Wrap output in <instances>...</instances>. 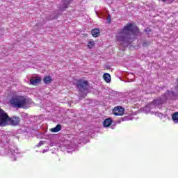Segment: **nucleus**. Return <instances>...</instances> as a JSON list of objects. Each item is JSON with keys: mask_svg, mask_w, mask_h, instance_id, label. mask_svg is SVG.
<instances>
[{"mask_svg": "<svg viewBox=\"0 0 178 178\" xmlns=\"http://www.w3.org/2000/svg\"><path fill=\"white\" fill-rule=\"evenodd\" d=\"M48 151H49V148H47V149H44L43 150H42V154H45V152H48Z\"/></svg>", "mask_w": 178, "mask_h": 178, "instance_id": "20", "label": "nucleus"}, {"mask_svg": "<svg viewBox=\"0 0 178 178\" xmlns=\"http://www.w3.org/2000/svg\"><path fill=\"white\" fill-rule=\"evenodd\" d=\"M44 84H49L52 82V78L50 76H45L43 79Z\"/></svg>", "mask_w": 178, "mask_h": 178, "instance_id": "14", "label": "nucleus"}, {"mask_svg": "<svg viewBox=\"0 0 178 178\" xmlns=\"http://www.w3.org/2000/svg\"><path fill=\"white\" fill-rule=\"evenodd\" d=\"M41 83V78L39 76H33L30 79V84L32 86H38Z\"/></svg>", "mask_w": 178, "mask_h": 178, "instance_id": "8", "label": "nucleus"}, {"mask_svg": "<svg viewBox=\"0 0 178 178\" xmlns=\"http://www.w3.org/2000/svg\"><path fill=\"white\" fill-rule=\"evenodd\" d=\"M137 35H141V33H140L137 26L133 24H127L117 33L116 40L120 42H122V44H126V47H127V45H130L133 42V40Z\"/></svg>", "mask_w": 178, "mask_h": 178, "instance_id": "3", "label": "nucleus"}, {"mask_svg": "<svg viewBox=\"0 0 178 178\" xmlns=\"http://www.w3.org/2000/svg\"><path fill=\"white\" fill-rule=\"evenodd\" d=\"M161 1H163V2H165V1H167V0H161Z\"/></svg>", "mask_w": 178, "mask_h": 178, "instance_id": "24", "label": "nucleus"}, {"mask_svg": "<svg viewBox=\"0 0 178 178\" xmlns=\"http://www.w3.org/2000/svg\"><path fill=\"white\" fill-rule=\"evenodd\" d=\"M20 122V118L14 116L10 118L2 108H0V127L7 126L9 123L11 126H17Z\"/></svg>", "mask_w": 178, "mask_h": 178, "instance_id": "5", "label": "nucleus"}, {"mask_svg": "<svg viewBox=\"0 0 178 178\" xmlns=\"http://www.w3.org/2000/svg\"><path fill=\"white\" fill-rule=\"evenodd\" d=\"M10 102L13 108L24 109L27 105H30L31 104V100L26 98L24 96L17 95L13 96L10 100Z\"/></svg>", "mask_w": 178, "mask_h": 178, "instance_id": "4", "label": "nucleus"}, {"mask_svg": "<svg viewBox=\"0 0 178 178\" xmlns=\"http://www.w3.org/2000/svg\"><path fill=\"white\" fill-rule=\"evenodd\" d=\"M103 79L106 81V83H111V74H109L108 73L104 74Z\"/></svg>", "mask_w": 178, "mask_h": 178, "instance_id": "12", "label": "nucleus"}, {"mask_svg": "<svg viewBox=\"0 0 178 178\" xmlns=\"http://www.w3.org/2000/svg\"><path fill=\"white\" fill-rule=\"evenodd\" d=\"M79 134L81 137H83V138H86V136H87V134H86L85 136H83V132H81Z\"/></svg>", "mask_w": 178, "mask_h": 178, "instance_id": "21", "label": "nucleus"}, {"mask_svg": "<svg viewBox=\"0 0 178 178\" xmlns=\"http://www.w3.org/2000/svg\"><path fill=\"white\" fill-rule=\"evenodd\" d=\"M172 119L174 123H175L176 124H178V112H175L172 114Z\"/></svg>", "mask_w": 178, "mask_h": 178, "instance_id": "10", "label": "nucleus"}, {"mask_svg": "<svg viewBox=\"0 0 178 178\" xmlns=\"http://www.w3.org/2000/svg\"><path fill=\"white\" fill-rule=\"evenodd\" d=\"M148 45H149V42L145 41L143 43V47H148Z\"/></svg>", "mask_w": 178, "mask_h": 178, "instance_id": "17", "label": "nucleus"}, {"mask_svg": "<svg viewBox=\"0 0 178 178\" xmlns=\"http://www.w3.org/2000/svg\"><path fill=\"white\" fill-rule=\"evenodd\" d=\"M92 35L93 37H98L99 35V29H95L92 30Z\"/></svg>", "mask_w": 178, "mask_h": 178, "instance_id": "15", "label": "nucleus"}, {"mask_svg": "<svg viewBox=\"0 0 178 178\" xmlns=\"http://www.w3.org/2000/svg\"><path fill=\"white\" fill-rule=\"evenodd\" d=\"M60 130H62V126H60V124H58L56 127L52 128L51 129V131L52 133H58V131H60Z\"/></svg>", "mask_w": 178, "mask_h": 178, "instance_id": "13", "label": "nucleus"}, {"mask_svg": "<svg viewBox=\"0 0 178 178\" xmlns=\"http://www.w3.org/2000/svg\"><path fill=\"white\" fill-rule=\"evenodd\" d=\"M44 141L41 140L39 142V143L36 145V147H41V145H43Z\"/></svg>", "mask_w": 178, "mask_h": 178, "instance_id": "19", "label": "nucleus"}, {"mask_svg": "<svg viewBox=\"0 0 178 178\" xmlns=\"http://www.w3.org/2000/svg\"><path fill=\"white\" fill-rule=\"evenodd\" d=\"M115 116H123L124 115V108L120 106H116L113 110Z\"/></svg>", "mask_w": 178, "mask_h": 178, "instance_id": "7", "label": "nucleus"}, {"mask_svg": "<svg viewBox=\"0 0 178 178\" xmlns=\"http://www.w3.org/2000/svg\"><path fill=\"white\" fill-rule=\"evenodd\" d=\"M170 99L172 101L175 99H178V80L177 81V86H175L174 91L167 90L166 92L163 96H161V97L157 99H154L152 103L146 105L143 108V111L145 113H152V115H156L159 118H162L163 114L157 113L156 111L152 110L156 109V108L161 109V108H162V104H164V102H166Z\"/></svg>", "mask_w": 178, "mask_h": 178, "instance_id": "1", "label": "nucleus"}, {"mask_svg": "<svg viewBox=\"0 0 178 178\" xmlns=\"http://www.w3.org/2000/svg\"><path fill=\"white\" fill-rule=\"evenodd\" d=\"M11 138L12 136L0 131V155H9L12 161H16L20 153Z\"/></svg>", "mask_w": 178, "mask_h": 178, "instance_id": "2", "label": "nucleus"}, {"mask_svg": "<svg viewBox=\"0 0 178 178\" xmlns=\"http://www.w3.org/2000/svg\"><path fill=\"white\" fill-rule=\"evenodd\" d=\"M151 31H151V29H149V33H151Z\"/></svg>", "mask_w": 178, "mask_h": 178, "instance_id": "23", "label": "nucleus"}, {"mask_svg": "<svg viewBox=\"0 0 178 178\" xmlns=\"http://www.w3.org/2000/svg\"><path fill=\"white\" fill-rule=\"evenodd\" d=\"M112 124V119L111 118H106L103 122V126L104 127H109Z\"/></svg>", "mask_w": 178, "mask_h": 178, "instance_id": "9", "label": "nucleus"}, {"mask_svg": "<svg viewBox=\"0 0 178 178\" xmlns=\"http://www.w3.org/2000/svg\"><path fill=\"white\" fill-rule=\"evenodd\" d=\"M145 32L148 31V29H145Z\"/></svg>", "mask_w": 178, "mask_h": 178, "instance_id": "22", "label": "nucleus"}, {"mask_svg": "<svg viewBox=\"0 0 178 178\" xmlns=\"http://www.w3.org/2000/svg\"><path fill=\"white\" fill-rule=\"evenodd\" d=\"M95 44V43L94 42H89L88 43V48H90V49H91V48H92V46H94Z\"/></svg>", "mask_w": 178, "mask_h": 178, "instance_id": "16", "label": "nucleus"}, {"mask_svg": "<svg viewBox=\"0 0 178 178\" xmlns=\"http://www.w3.org/2000/svg\"><path fill=\"white\" fill-rule=\"evenodd\" d=\"M106 22L108 24L111 23V15L107 16Z\"/></svg>", "mask_w": 178, "mask_h": 178, "instance_id": "18", "label": "nucleus"}, {"mask_svg": "<svg viewBox=\"0 0 178 178\" xmlns=\"http://www.w3.org/2000/svg\"><path fill=\"white\" fill-rule=\"evenodd\" d=\"M70 2H72V0H64L63 6L61 7V9L63 10H65V9H66L67 8V6H69V4L70 3Z\"/></svg>", "mask_w": 178, "mask_h": 178, "instance_id": "11", "label": "nucleus"}, {"mask_svg": "<svg viewBox=\"0 0 178 178\" xmlns=\"http://www.w3.org/2000/svg\"><path fill=\"white\" fill-rule=\"evenodd\" d=\"M77 88L79 90L80 95L83 98L87 95V90H88V82L86 81H79L76 85Z\"/></svg>", "mask_w": 178, "mask_h": 178, "instance_id": "6", "label": "nucleus"}]
</instances>
